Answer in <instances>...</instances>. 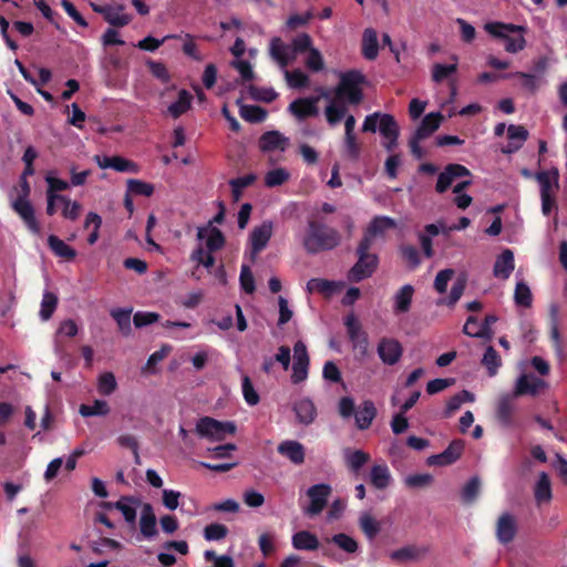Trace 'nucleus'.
Returning a JSON list of instances; mask_svg holds the SVG:
<instances>
[{
    "instance_id": "1",
    "label": "nucleus",
    "mask_w": 567,
    "mask_h": 567,
    "mask_svg": "<svg viewBox=\"0 0 567 567\" xmlns=\"http://www.w3.org/2000/svg\"><path fill=\"white\" fill-rule=\"evenodd\" d=\"M340 243L341 235L336 228L317 219L308 220L302 241L303 248L308 254L316 255L332 250L338 247Z\"/></svg>"
},
{
    "instance_id": "2",
    "label": "nucleus",
    "mask_w": 567,
    "mask_h": 567,
    "mask_svg": "<svg viewBox=\"0 0 567 567\" xmlns=\"http://www.w3.org/2000/svg\"><path fill=\"white\" fill-rule=\"evenodd\" d=\"M365 83V76L358 70H349L340 74V81L334 89L338 101H346L351 105H359L363 100L361 85Z\"/></svg>"
},
{
    "instance_id": "3",
    "label": "nucleus",
    "mask_w": 567,
    "mask_h": 567,
    "mask_svg": "<svg viewBox=\"0 0 567 567\" xmlns=\"http://www.w3.org/2000/svg\"><path fill=\"white\" fill-rule=\"evenodd\" d=\"M20 186L22 194L12 203V208L22 219L30 233L40 235V224L35 218L34 208L28 199L31 188L27 177H20Z\"/></svg>"
},
{
    "instance_id": "4",
    "label": "nucleus",
    "mask_w": 567,
    "mask_h": 567,
    "mask_svg": "<svg viewBox=\"0 0 567 567\" xmlns=\"http://www.w3.org/2000/svg\"><path fill=\"white\" fill-rule=\"evenodd\" d=\"M485 30L491 35L503 39L505 41V50L509 53H517L526 45L525 38L522 34L517 37H511L508 34L515 32L520 33L525 30L524 27L502 22H491L485 25Z\"/></svg>"
},
{
    "instance_id": "5",
    "label": "nucleus",
    "mask_w": 567,
    "mask_h": 567,
    "mask_svg": "<svg viewBox=\"0 0 567 567\" xmlns=\"http://www.w3.org/2000/svg\"><path fill=\"white\" fill-rule=\"evenodd\" d=\"M236 432V425L231 421H218L210 416H203L197 421L196 433L200 437L213 441H223L227 435Z\"/></svg>"
},
{
    "instance_id": "6",
    "label": "nucleus",
    "mask_w": 567,
    "mask_h": 567,
    "mask_svg": "<svg viewBox=\"0 0 567 567\" xmlns=\"http://www.w3.org/2000/svg\"><path fill=\"white\" fill-rule=\"evenodd\" d=\"M316 91L319 93L318 95L298 97L289 104L288 111L298 121H305L309 117L318 116V103L322 97L328 99L329 93L322 86L318 87Z\"/></svg>"
},
{
    "instance_id": "7",
    "label": "nucleus",
    "mask_w": 567,
    "mask_h": 567,
    "mask_svg": "<svg viewBox=\"0 0 567 567\" xmlns=\"http://www.w3.org/2000/svg\"><path fill=\"white\" fill-rule=\"evenodd\" d=\"M358 260L349 269L347 278L350 282H360L370 278L379 267V256L377 254L355 252Z\"/></svg>"
},
{
    "instance_id": "8",
    "label": "nucleus",
    "mask_w": 567,
    "mask_h": 567,
    "mask_svg": "<svg viewBox=\"0 0 567 567\" xmlns=\"http://www.w3.org/2000/svg\"><path fill=\"white\" fill-rule=\"evenodd\" d=\"M95 13L103 16V19L114 28H123L132 21V16L124 13V6L122 4H97L90 3Z\"/></svg>"
},
{
    "instance_id": "9",
    "label": "nucleus",
    "mask_w": 567,
    "mask_h": 567,
    "mask_svg": "<svg viewBox=\"0 0 567 567\" xmlns=\"http://www.w3.org/2000/svg\"><path fill=\"white\" fill-rule=\"evenodd\" d=\"M332 493V488L329 484L320 483L312 485L307 491V496L310 499V504L306 509V514L309 516L319 515L328 504V498Z\"/></svg>"
},
{
    "instance_id": "10",
    "label": "nucleus",
    "mask_w": 567,
    "mask_h": 567,
    "mask_svg": "<svg viewBox=\"0 0 567 567\" xmlns=\"http://www.w3.org/2000/svg\"><path fill=\"white\" fill-rule=\"evenodd\" d=\"M309 354L306 344L299 340L293 346V363L291 382L298 384L303 382L308 378L309 369Z\"/></svg>"
},
{
    "instance_id": "11",
    "label": "nucleus",
    "mask_w": 567,
    "mask_h": 567,
    "mask_svg": "<svg viewBox=\"0 0 567 567\" xmlns=\"http://www.w3.org/2000/svg\"><path fill=\"white\" fill-rule=\"evenodd\" d=\"M298 52L292 51V47L282 41L281 38L275 37L269 43V55L280 69H287L298 56Z\"/></svg>"
},
{
    "instance_id": "12",
    "label": "nucleus",
    "mask_w": 567,
    "mask_h": 567,
    "mask_svg": "<svg viewBox=\"0 0 567 567\" xmlns=\"http://www.w3.org/2000/svg\"><path fill=\"white\" fill-rule=\"evenodd\" d=\"M464 447L465 443L463 440H453L442 453L431 455L427 458V465L446 466L454 464L462 456Z\"/></svg>"
},
{
    "instance_id": "13",
    "label": "nucleus",
    "mask_w": 567,
    "mask_h": 567,
    "mask_svg": "<svg viewBox=\"0 0 567 567\" xmlns=\"http://www.w3.org/2000/svg\"><path fill=\"white\" fill-rule=\"evenodd\" d=\"M377 352L384 364L394 365L403 354V347L396 339L383 337L378 343Z\"/></svg>"
},
{
    "instance_id": "14",
    "label": "nucleus",
    "mask_w": 567,
    "mask_h": 567,
    "mask_svg": "<svg viewBox=\"0 0 567 567\" xmlns=\"http://www.w3.org/2000/svg\"><path fill=\"white\" fill-rule=\"evenodd\" d=\"M517 522L514 515L503 513L496 522V538L503 544H509L517 534Z\"/></svg>"
},
{
    "instance_id": "15",
    "label": "nucleus",
    "mask_w": 567,
    "mask_h": 567,
    "mask_svg": "<svg viewBox=\"0 0 567 567\" xmlns=\"http://www.w3.org/2000/svg\"><path fill=\"white\" fill-rule=\"evenodd\" d=\"M272 236V221L266 220L260 226L255 227L249 236L251 244V254L255 258L268 245Z\"/></svg>"
},
{
    "instance_id": "16",
    "label": "nucleus",
    "mask_w": 567,
    "mask_h": 567,
    "mask_svg": "<svg viewBox=\"0 0 567 567\" xmlns=\"http://www.w3.org/2000/svg\"><path fill=\"white\" fill-rule=\"evenodd\" d=\"M497 321V317L495 315H486L484 321L481 323L480 329H472V326H477V318L474 316H470L464 324L463 332L466 336L473 338H491L492 329L491 327Z\"/></svg>"
},
{
    "instance_id": "17",
    "label": "nucleus",
    "mask_w": 567,
    "mask_h": 567,
    "mask_svg": "<svg viewBox=\"0 0 567 567\" xmlns=\"http://www.w3.org/2000/svg\"><path fill=\"white\" fill-rule=\"evenodd\" d=\"M515 410L516 408L509 396L499 399L496 406V419L503 427L513 429L518 426L515 419Z\"/></svg>"
},
{
    "instance_id": "18",
    "label": "nucleus",
    "mask_w": 567,
    "mask_h": 567,
    "mask_svg": "<svg viewBox=\"0 0 567 567\" xmlns=\"http://www.w3.org/2000/svg\"><path fill=\"white\" fill-rule=\"evenodd\" d=\"M157 519L154 514L153 506L145 503L142 508L140 518V533L146 539H152L157 536Z\"/></svg>"
},
{
    "instance_id": "19",
    "label": "nucleus",
    "mask_w": 567,
    "mask_h": 567,
    "mask_svg": "<svg viewBox=\"0 0 567 567\" xmlns=\"http://www.w3.org/2000/svg\"><path fill=\"white\" fill-rule=\"evenodd\" d=\"M443 121V115L440 112H431L426 114L421 121L412 136L416 140H425L436 132Z\"/></svg>"
},
{
    "instance_id": "20",
    "label": "nucleus",
    "mask_w": 567,
    "mask_h": 567,
    "mask_svg": "<svg viewBox=\"0 0 567 567\" xmlns=\"http://www.w3.org/2000/svg\"><path fill=\"white\" fill-rule=\"evenodd\" d=\"M289 140L278 131L265 132L259 138L261 152L286 151Z\"/></svg>"
},
{
    "instance_id": "21",
    "label": "nucleus",
    "mask_w": 567,
    "mask_h": 567,
    "mask_svg": "<svg viewBox=\"0 0 567 567\" xmlns=\"http://www.w3.org/2000/svg\"><path fill=\"white\" fill-rule=\"evenodd\" d=\"M277 451L280 455L287 457L291 463L296 465H300L305 462V447L298 441H282L278 445Z\"/></svg>"
},
{
    "instance_id": "22",
    "label": "nucleus",
    "mask_w": 567,
    "mask_h": 567,
    "mask_svg": "<svg viewBox=\"0 0 567 567\" xmlns=\"http://www.w3.org/2000/svg\"><path fill=\"white\" fill-rule=\"evenodd\" d=\"M515 268L514 252L506 248L497 256L494 267L493 275L496 278L508 279Z\"/></svg>"
},
{
    "instance_id": "23",
    "label": "nucleus",
    "mask_w": 567,
    "mask_h": 567,
    "mask_svg": "<svg viewBox=\"0 0 567 567\" xmlns=\"http://www.w3.org/2000/svg\"><path fill=\"white\" fill-rule=\"evenodd\" d=\"M377 416V408L370 400H365L354 413L355 424L360 430H367L371 426Z\"/></svg>"
},
{
    "instance_id": "24",
    "label": "nucleus",
    "mask_w": 567,
    "mask_h": 567,
    "mask_svg": "<svg viewBox=\"0 0 567 567\" xmlns=\"http://www.w3.org/2000/svg\"><path fill=\"white\" fill-rule=\"evenodd\" d=\"M548 320H549V338L553 342V346L556 350V352L561 353L563 351V343L559 332V307L556 303H551L549 307V313H548Z\"/></svg>"
},
{
    "instance_id": "25",
    "label": "nucleus",
    "mask_w": 567,
    "mask_h": 567,
    "mask_svg": "<svg viewBox=\"0 0 567 567\" xmlns=\"http://www.w3.org/2000/svg\"><path fill=\"white\" fill-rule=\"evenodd\" d=\"M293 548L298 550H317L320 546L318 537L309 530H300L292 535Z\"/></svg>"
},
{
    "instance_id": "26",
    "label": "nucleus",
    "mask_w": 567,
    "mask_h": 567,
    "mask_svg": "<svg viewBox=\"0 0 567 567\" xmlns=\"http://www.w3.org/2000/svg\"><path fill=\"white\" fill-rule=\"evenodd\" d=\"M559 172L553 168L550 172L542 171L536 174V179L540 185V196L554 194L558 189Z\"/></svg>"
},
{
    "instance_id": "27",
    "label": "nucleus",
    "mask_w": 567,
    "mask_h": 567,
    "mask_svg": "<svg viewBox=\"0 0 567 567\" xmlns=\"http://www.w3.org/2000/svg\"><path fill=\"white\" fill-rule=\"evenodd\" d=\"M293 411L296 413L298 422L303 425L311 424L317 415V409L313 402L309 399H302L296 402Z\"/></svg>"
},
{
    "instance_id": "28",
    "label": "nucleus",
    "mask_w": 567,
    "mask_h": 567,
    "mask_svg": "<svg viewBox=\"0 0 567 567\" xmlns=\"http://www.w3.org/2000/svg\"><path fill=\"white\" fill-rule=\"evenodd\" d=\"M379 53V43L377 31L372 28H367L362 35V55L373 61L377 59Z\"/></svg>"
},
{
    "instance_id": "29",
    "label": "nucleus",
    "mask_w": 567,
    "mask_h": 567,
    "mask_svg": "<svg viewBox=\"0 0 567 567\" xmlns=\"http://www.w3.org/2000/svg\"><path fill=\"white\" fill-rule=\"evenodd\" d=\"M413 293L414 288L411 285H404L399 289L394 296V313H405L411 309Z\"/></svg>"
},
{
    "instance_id": "30",
    "label": "nucleus",
    "mask_w": 567,
    "mask_h": 567,
    "mask_svg": "<svg viewBox=\"0 0 567 567\" xmlns=\"http://www.w3.org/2000/svg\"><path fill=\"white\" fill-rule=\"evenodd\" d=\"M48 246L56 257L64 260L70 261L76 257V250L55 235H50L48 237Z\"/></svg>"
},
{
    "instance_id": "31",
    "label": "nucleus",
    "mask_w": 567,
    "mask_h": 567,
    "mask_svg": "<svg viewBox=\"0 0 567 567\" xmlns=\"http://www.w3.org/2000/svg\"><path fill=\"white\" fill-rule=\"evenodd\" d=\"M370 483L377 489H384L391 483L390 470L385 464L373 465L370 471Z\"/></svg>"
},
{
    "instance_id": "32",
    "label": "nucleus",
    "mask_w": 567,
    "mask_h": 567,
    "mask_svg": "<svg viewBox=\"0 0 567 567\" xmlns=\"http://www.w3.org/2000/svg\"><path fill=\"white\" fill-rule=\"evenodd\" d=\"M346 464L348 468L358 474L359 471L370 461V454L361 450H347L344 453Z\"/></svg>"
},
{
    "instance_id": "33",
    "label": "nucleus",
    "mask_w": 567,
    "mask_h": 567,
    "mask_svg": "<svg viewBox=\"0 0 567 567\" xmlns=\"http://www.w3.org/2000/svg\"><path fill=\"white\" fill-rule=\"evenodd\" d=\"M475 395L474 393L462 390L458 393L454 394L446 402L445 410L443 412V417H450L454 412H456L464 402H474Z\"/></svg>"
},
{
    "instance_id": "34",
    "label": "nucleus",
    "mask_w": 567,
    "mask_h": 567,
    "mask_svg": "<svg viewBox=\"0 0 567 567\" xmlns=\"http://www.w3.org/2000/svg\"><path fill=\"white\" fill-rule=\"evenodd\" d=\"M544 384V382L540 379L533 378V380H529V377L526 374H523L518 378L515 386L514 394L516 396L525 395V394H536L538 392V389Z\"/></svg>"
},
{
    "instance_id": "35",
    "label": "nucleus",
    "mask_w": 567,
    "mask_h": 567,
    "mask_svg": "<svg viewBox=\"0 0 567 567\" xmlns=\"http://www.w3.org/2000/svg\"><path fill=\"white\" fill-rule=\"evenodd\" d=\"M347 111L348 109L342 101H338L337 99L331 101L324 110V115L329 125H337L346 116Z\"/></svg>"
},
{
    "instance_id": "36",
    "label": "nucleus",
    "mask_w": 567,
    "mask_h": 567,
    "mask_svg": "<svg viewBox=\"0 0 567 567\" xmlns=\"http://www.w3.org/2000/svg\"><path fill=\"white\" fill-rule=\"evenodd\" d=\"M193 96L186 90H181L176 102L168 106L169 114L177 118L190 109Z\"/></svg>"
},
{
    "instance_id": "37",
    "label": "nucleus",
    "mask_w": 567,
    "mask_h": 567,
    "mask_svg": "<svg viewBox=\"0 0 567 567\" xmlns=\"http://www.w3.org/2000/svg\"><path fill=\"white\" fill-rule=\"evenodd\" d=\"M395 227L396 221L393 218L388 216H375L368 225L367 230L377 237Z\"/></svg>"
},
{
    "instance_id": "38",
    "label": "nucleus",
    "mask_w": 567,
    "mask_h": 567,
    "mask_svg": "<svg viewBox=\"0 0 567 567\" xmlns=\"http://www.w3.org/2000/svg\"><path fill=\"white\" fill-rule=\"evenodd\" d=\"M535 499L537 503H546L551 499V486L549 476L542 472L535 486Z\"/></svg>"
},
{
    "instance_id": "39",
    "label": "nucleus",
    "mask_w": 567,
    "mask_h": 567,
    "mask_svg": "<svg viewBox=\"0 0 567 567\" xmlns=\"http://www.w3.org/2000/svg\"><path fill=\"white\" fill-rule=\"evenodd\" d=\"M135 503L136 499L131 496H122L117 502H114L115 509L120 511L130 524H134L136 519V508L133 506Z\"/></svg>"
},
{
    "instance_id": "40",
    "label": "nucleus",
    "mask_w": 567,
    "mask_h": 567,
    "mask_svg": "<svg viewBox=\"0 0 567 567\" xmlns=\"http://www.w3.org/2000/svg\"><path fill=\"white\" fill-rule=\"evenodd\" d=\"M285 79L291 89H305L310 85V78L300 69L289 71L284 69Z\"/></svg>"
},
{
    "instance_id": "41",
    "label": "nucleus",
    "mask_w": 567,
    "mask_h": 567,
    "mask_svg": "<svg viewBox=\"0 0 567 567\" xmlns=\"http://www.w3.org/2000/svg\"><path fill=\"white\" fill-rule=\"evenodd\" d=\"M482 364L487 369L489 377L496 375L498 368L502 365V359L492 346L486 348L482 359Z\"/></svg>"
},
{
    "instance_id": "42",
    "label": "nucleus",
    "mask_w": 567,
    "mask_h": 567,
    "mask_svg": "<svg viewBox=\"0 0 567 567\" xmlns=\"http://www.w3.org/2000/svg\"><path fill=\"white\" fill-rule=\"evenodd\" d=\"M131 313H132V308H130V309L118 308V309H113L111 311L112 318L116 321L120 331L124 336H130L132 332Z\"/></svg>"
},
{
    "instance_id": "43",
    "label": "nucleus",
    "mask_w": 567,
    "mask_h": 567,
    "mask_svg": "<svg viewBox=\"0 0 567 567\" xmlns=\"http://www.w3.org/2000/svg\"><path fill=\"white\" fill-rule=\"evenodd\" d=\"M79 412L82 416H104L110 413V408L106 401L95 400L92 405L81 404Z\"/></svg>"
},
{
    "instance_id": "44",
    "label": "nucleus",
    "mask_w": 567,
    "mask_h": 567,
    "mask_svg": "<svg viewBox=\"0 0 567 567\" xmlns=\"http://www.w3.org/2000/svg\"><path fill=\"white\" fill-rule=\"evenodd\" d=\"M330 542L333 543L336 546H338L341 550L346 551L347 554H354L359 549L358 542L344 533L334 534Z\"/></svg>"
},
{
    "instance_id": "45",
    "label": "nucleus",
    "mask_w": 567,
    "mask_h": 567,
    "mask_svg": "<svg viewBox=\"0 0 567 567\" xmlns=\"http://www.w3.org/2000/svg\"><path fill=\"white\" fill-rule=\"evenodd\" d=\"M379 131L384 138H399V125L391 114H382Z\"/></svg>"
},
{
    "instance_id": "46",
    "label": "nucleus",
    "mask_w": 567,
    "mask_h": 567,
    "mask_svg": "<svg viewBox=\"0 0 567 567\" xmlns=\"http://www.w3.org/2000/svg\"><path fill=\"white\" fill-rule=\"evenodd\" d=\"M307 289L310 293L319 292L330 296L336 290V282L322 278H312L307 282Z\"/></svg>"
},
{
    "instance_id": "47",
    "label": "nucleus",
    "mask_w": 567,
    "mask_h": 567,
    "mask_svg": "<svg viewBox=\"0 0 567 567\" xmlns=\"http://www.w3.org/2000/svg\"><path fill=\"white\" fill-rule=\"evenodd\" d=\"M240 116L249 123H260L266 120L267 112L258 105H241Z\"/></svg>"
},
{
    "instance_id": "48",
    "label": "nucleus",
    "mask_w": 567,
    "mask_h": 567,
    "mask_svg": "<svg viewBox=\"0 0 567 567\" xmlns=\"http://www.w3.org/2000/svg\"><path fill=\"white\" fill-rule=\"evenodd\" d=\"M465 288L466 279L464 277H458L452 286L449 298L439 300L437 305H446L449 307H454L455 303L463 296Z\"/></svg>"
},
{
    "instance_id": "49",
    "label": "nucleus",
    "mask_w": 567,
    "mask_h": 567,
    "mask_svg": "<svg viewBox=\"0 0 567 567\" xmlns=\"http://www.w3.org/2000/svg\"><path fill=\"white\" fill-rule=\"evenodd\" d=\"M58 306V297L53 292L45 291L41 301L40 317L43 321L49 320Z\"/></svg>"
},
{
    "instance_id": "50",
    "label": "nucleus",
    "mask_w": 567,
    "mask_h": 567,
    "mask_svg": "<svg viewBox=\"0 0 567 567\" xmlns=\"http://www.w3.org/2000/svg\"><path fill=\"white\" fill-rule=\"evenodd\" d=\"M514 300L517 306L529 308L533 302V296L529 287L524 281L516 284Z\"/></svg>"
},
{
    "instance_id": "51",
    "label": "nucleus",
    "mask_w": 567,
    "mask_h": 567,
    "mask_svg": "<svg viewBox=\"0 0 567 567\" xmlns=\"http://www.w3.org/2000/svg\"><path fill=\"white\" fill-rule=\"evenodd\" d=\"M481 489V481L477 476L472 477L463 487L461 496L464 503L471 504L473 503Z\"/></svg>"
},
{
    "instance_id": "52",
    "label": "nucleus",
    "mask_w": 567,
    "mask_h": 567,
    "mask_svg": "<svg viewBox=\"0 0 567 567\" xmlns=\"http://www.w3.org/2000/svg\"><path fill=\"white\" fill-rule=\"evenodd\" d=\"M117 388L115 375L112 372H104L99 377L97 391L102 395L112 394Z\"/></svg>"
},
{
    "instance_id": "53",
    "label": "nucleus",
    "mask_w": 567,
    "mask_h": 567,
    "mask_svg": "<svg viewBox=\"0 0 567 567\" xmlns=\"http://www.w3.org/2000/svg\"><path fill=\"white\" fill-rule=\"evenodd\" d=\"M344 326L347 328V333L349 337V340L352 342L357 339L361 338V334H368L363 329L361 323L359 322L358 318L350 313L344 318Z\"/></svg>"
},
{
    "instance_id": "54",
    "label": "nucleus",
    "mask_w": 567,
    "mask_h": 567,
    "mask_svg": "<svg viewBox=\"0 0 567 567\" xmlns=\"http://www.w3.org/2000/svg\"><path fill=\"white\" fill-rule=\"evenodd\" d=\"M400 254L411 269H415L421 265V257L416 247L412 245H402L400 246Z\"/></svg>"
},
{
    "instance_id": "55",
    "label": "nucleus",
    "mask_w": 567,
    "mask_h": 567,
    "mask_svg": "<svg viewBox=\"0 0 567 567\" xmlns=\"http://www.w3.org/2000/svg\"><path fill=\"white\" fill-rule=\"evenodd\" d=\"M127 192L134 195L150 197L154 193V185L141 179H128Z\"/></svg>"
},
{
    "instance_id": "56",
    "label": "nucleus",
    "mask_w": 567,
    "mask_h": 567,
    "mask_svg": "<svg viewBox=\"0 0 567 567\" xmlns=\"http://www.w3.org/2000/svg\"><path fill=\"white\" fill-rule=\"evenodd\" d=\"M360 528L370 539H373L380 532L379 522L369 514H363L359 520Z\"/></svg>"
},
{
    "instance_id": "57",
    "label": "nucleus",
    "mask_w": 567,
    "mask_h": 567,
    "mask_svg": "<svg viewBox=\"0 0 567 567\" xmlns=\"http://www.w3.org/2000/svg\"><path fill=\"white\" fill-rule=\"evenodd\" d=\"M241 390L246 403L250 406L257 405L260 401L258 392L255 390L252 382L248 375H244L241 380Z\"/></svg>"
},
{
    "instance_id": "58",
    "label": "nucleus",
    "mask_w": 567,
    "mask_h": 567,
    "mask_svg": "<svg viewBox=\"0 0 567 567\" xmlns=\"http://www.w3.org/2000/svg\"><path fill=\"white\" fill-rule=\"evenodd\" d=\"M457 71V64H441L435 63L432 66V80L436 83L443 82L450 75Z\"/></svg>"
},
{
    "instance_id": "59",
    "label": "nucleus",
    "mask_w": 567,
    "mask_h": 567,
    "mask_svg": "<svg viewBox=\"0 0 567 567\" xmlns=\"http://www.w3.org/2000/svg\"><path fill=\"white\" fill-rule=\"evenodd\" d=\"M228 535V528L224 524L213 523L204 528V537L208 542L224 539Z\"/></svg>"
},
{
    "instance_id": "60",
    "label": "nucleus",
    "mask_w": 567,
    "mask_h": 567,
    "mask_svg": "<svg viewBox=\"0 0 567 567\" xmlns=\"http://www.w3.org/2000/svg\"><path fill=\"white\" fill-rule=\"evenodd\" d=\"M288 178L289 173L285 168H275L266 174L265 184L267 187H276L286 183Z\"/></svg>"
},
{
    "instance_id": "61",
    "label": "nucleus",
    "mask_w": 567,
    "mask_h": 567,
    "mask_svg": "<svg viewBox=\"0 0 567 567\" xmlns=\"http://www.w3.org/2000/svg\"><path fill=\"white\" fill-rule=\"evenodd\" d=\"M305 65L309 71L315 73L320 72L324 69V61L322 54L318 49L312 48L308 52V56L305 60Z\"/></svg>"
},
{
    "instance_id": "62",
    "label": "nucleus",
    "mask_w": 567,
    "mask_h": 567,
    "mask_svg": "<svg viewBox=\"0 0 567 567\" xmlns=\"http://www.w3.org/2000/svg\"><path fill=\"white\" fill-rule=\"evenodd\" d=\"M289 44L292 47V51L299 54L309 52L313 48L312 39L306 32L296 35Z\"/></svg>"
},
{
    "instance_id": "63",
    "label": "nucleus",
    "mask_w": 567,
    "mask_h": 567,
    "mask_svg": "<svg viewBox=\"0 0 567 567\" xmlns=\"http://www.w3.org/2000/svg\"><path fill=\"white\" fill-rule=\"evenodd\" d=\"M225 241H226L225 236L220 229H218L216 227H212L209 229V234H208V237L206 240V246L210 252L221 249L225 245Z\"/></svg>"
},
{
    "instance_id": "64",
    "label": "nucleus",
    "mask_w": 567,
    "mask_h": 567,
    "mask_svg": "<svg viewBox=\"0 0 567 567\" xmlns=\"http://www.w3.org/2000/svg\"><path fill=\"white\" fill-rule=\"evenodd\" d=\"M239 282L246 293H254L256 290L254 275L248 265H243L240 269Z\"/></svg>"
}]
</instances>
